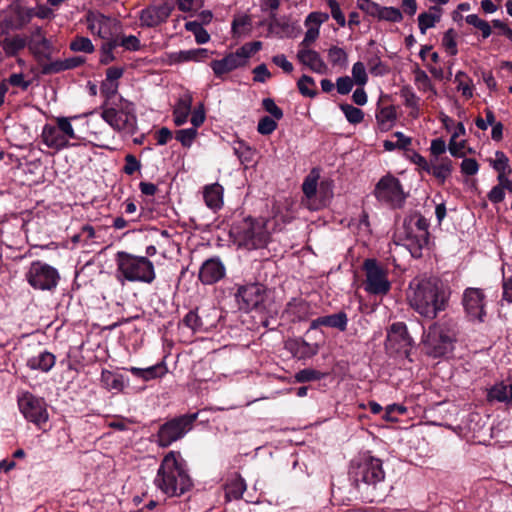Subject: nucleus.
I'll return each mask as SVG.
<instances>
[{
    "mask_svg": "<svg viewBox=\"0 0 512 512\" xmlns=\"http://www.w3.org/2000/svg\"><path fill=\"white\" fill-rule=\"evenodd\" d=\"M126 370L129 371L133 376L140 378L145 382L163 378L168 373V368L164 360L146 368H138L132 366Z\"/></svg>",
    "mask_w": 512,
    "mask_h": 512,
    "instance_id": "bb28decb",
    "label": "nucleus"
},
{
    "mask_svg": "<svg viewBox=\"0 0 512 512\" xmlns=\"http://www.w3.org/2000/svg\"><path fill=\"white\" fill-rule=\"evenodd\" d=\"M32 9H15V16H7L0 22V35H9L10 31L23 29L32 19Z\"/></svg>",
    "mask_w": 512,
    "mask_h": 512,
    "instance_id": "6ab92c4d",
    "label": "nucleus"
},
{
    "mask_svg": "<svg viewBox=\"0 0 512 512\" xmlns=\"http://www.w3.org/2000/svg\"><path fill=\"white\" fill-rule=\"evenodd\" d=\"M284 348L299 360L311 358L318 352L316 345L308 343L301 337L287 339Z\"/></svg>",
    "mask_w": 512,
    "mask_h": 512,
    "instance_id": "aec40b11",
    "label": "nucleus"
},
{
    "mask_svg": "<svg viewBox=\"0 0 512 512\" xmlns=\"http://www.w3.org/2000/svg\"><path fill=\"white\" fill-rule=\"evenodd\" d=\"M327 5L331 10L332 18L337 22V24L341 27L346 25L345 16L340 9L339 3L336 0H326Z\"/></svg>",
    "mask_w": 512,
    "mask_h": 512,
    "instance_id": "0e129e2a",
    "label": "nucleus"
},
{
    "mask_svg": "<svg viewBox=\"0 0 512 512\" xmlns=\"http://www.w3.org/2000/svg\"><path fill=\"white\" fill-rule=\"evenodd\" d=\"M401 97L404 99V105L408 108L419 109V97L415 94L410 86H404L400 91Z\"/></svg>",
    "mask_w": 512,
    "mask_h": 512,
    "instance_id": "5fc2aeb1",
    "label": "nucleus"
},
{
    "mask_svg": "<svg viewBox=\"0 0 512 512\" xmlns=\"http://www.w3.org/2000/svg\"><path fill=\"white\" fill-rule=\"evenodd\" d=\"M262 48L261 41H253L249 43H245L240 48L236 50V54H239V59L242 62L243 66L247 64L248 59L255 53H257Z\"/></svg>",
    "mask_w": 512,
    "mask_h": 512,
    "instance_id": "a19ab883",
    "label": "nucleus"
},
{
    "mask_svg": "<svg viewBox=\"0 0 512 512\" xmlns=\"http://www.w3.org/2000/svg\"><path fill=\"white\" fill-rule=\"evenodd\" d=\"M192 104L193 97L190 93H185L179 97L173 109L176 126H182L187 122L188 116L191 114Z\"/></svg>",
    "mask_w": 512,
    "mask_h": 512,
    "instance_id": "c85d7f7f",
    "label": "nucleus"
},
{
    "mask_svg": "<svg viewBox=\"0 0 512 512\" xmlns=\"http://www.w3.org/2000/svg\"><path fill=\"white\" fill-rule=\"evenodd\" d=\"M318 175H313L311 172L303 181L302 191L308 201V207L313 210L319 209V207L324 206L326 203L325 199L316 202V197L318 194L317 186H318Z\"/></svg>",
    "mask_w": 512,
    "mask_h": 512,
    "instance_id": "cd10ccee",
    "label": "nucleus"
},
{
    "mask_svg": "<svg viewBox=\"0 0 512 512\" xmlns=\"http://www.w3.org/2000/svg\"><path fill=\"white\" fill-rule=\"evenodd\" d=\"M243 245L248 249L264 247L268 240V232L255 221H246L245 227L239 232Z\"/></svg>",
    "mask_w": 512,
    "mask_h": 512,
    "instance_id": "dca6fc26",
    "label": "nucleus"
},
{
    "mask_svg": "<svg viewBox=\"0 0 512 512\" xmlns=\"http://www.w3.org/2000/svg\"><path fill=\"white\" fill-rule=\"evenodd\" d=\"M203 198L207 207L214 211L219 210L223 205V187L218 183L206 186Z\"/></svg>",
    "mask_w": 512,
    "mask_h": 512,
    "instance_id": "7c9ffc66",
    "label": "nucleus"
},
{
    "mask_svg": "<svg viewBox=\"0 0 512 512\" xmlns=\"http://www.w3.org/2000/svg\"><path fill=\"white\" fill-rule=\"evenodd\" d=\"M287 309L298 320H304L307 317L309 305L302 299H292V301L287 304Z\"/></svg>",
    "mask_w": 512,
    "mask_h": 512,
    "instance_id": "a18cd8bd",
    "label": "nucleus"
},
{
    "mask_svg": "<svg viewBox=\"0 0 512 512\" xmlns=\"http://www.w3.org/2000/svg\"><path fill=\"white\" fill-rule=\"evenodd\" d=\"M485 298V293L480 288L468 287L464 290L462 305L470 320L484 322L486 316Z\"/></svg>",
    "mask_w": 512,
    "mask_h": 512,
    "instance_id": "2eb2a0df",
    "label": "nucleus"
},
{
    "mask_svg": "<svg viewBox=\"0 0 512 512\" xmlns=\"http://www.w3.org/2000/svg\"><path fill=\"white\" fill-rule=\"evenodd\" d=\"M465 21L467 24L472 25L476 29L480 30L483 39H487L492 34L491 25L476 14L467 15L465 17Z\"/></svg>",
    "mask_w": 512,
    "mask_h": 512,
    "instance_id": "79ce46f5",
    "label": "nucleus"
},
{
    "mask_svg": "<svg viewBox=\"0 0 512 512\" xmlns=\"http://www.w3.org/2000/svg\"><path fill=\"white\" fill-rule=\"evenodd\" d=\"M486 399L489 403L495 401L510 403L511 401L508 386L504 382L494 384L487 390Z\"/></svg>",
    "mask_w": 512,
    "mask_h": 512,
    "instance_id": "e433bc0d",
    "label": "nucleus"
},
{
    "mask_svg": "<svg viewBox=\"0 0 512 512\" xmlns=\"http://www.w3.org/2000/svg\"><path fill=\"white\" fill-rule=\"evenodd\" d=\"M262 108L272 116L271 118L276 120L283 118V110L276 105L272 98H264L262 100Z\"/></svg>",
    "mask_w": 512,
    "mask_h": 512,
    "instance_id": "680f3d73",
    "label": "nucleus"
},
{
    "mask_svg": "<svg viewBox=\"0 0 512 512\" xmlns=\"http://www.w3.org/2000/svg\"><path fill=\"white\" fill-rule=\"evenodd\" d=\"M366 275L365 291L372 295H386L391 289L387 270L376 259H366L363 263Z\"/></svg>",
    "mask_w": 512,
    "mask_h": 512,
    "instance_id": "ddd939ff",
    "label": "nucleus"
},
{
    "mask_svg": "<svg viewBox=\"0 0 512 512\" xmlns=\"http://www.w3.org/2000/svg\"><path fill=\"white\" fill-rule=\"evenodd\" d=\"M347 53L343 48L332 46L328 50V59L333 66H343L347 63Z\"/></svg>",
    "mask_w": 512,
    "mask_h": 512,
    "instance_id": "3c124183",
    "label": "nucleus"
},
{
    "mask_svg": "<svg viewBox=\"0 0 512 512\" xmlns=\"http://www.w3.org/2000/svg\"><path fill=\"white\" fill-rule=\"evenodd\" d=\"M276 119L269 116L262 117L257 126V131L261 135H270L277 129Z\"/></svg>",
    "mask_w": 512,
    "mask_h": 512,
    "instance_id": "bf43d9fd",
    "label": "nucleus"
},
{
    "mask_svg": "<svg viewBox=\"0 0 512 512\" xmlns=\"http://www.w3.org/2000/svg\"><path fill=\"white\" fill-rule=\"evenodd\" d=\"M25 279L35 290L53 292L59 284L60 274L53 266L36 260L30 264Z\"/></svg>",
    "mask_w": 512,
    "mask_h": 512,
    "instance_id": "1a4fd4ad",
    "label": "nucleus"
},
{
    "mask_svg": "<svg viewBox=\"0 0 512 512\" xmlns=\"http://www.w3.org/2000/svg\"><path fill=\"white\" fill-rule=\"evenodd\" d=\"M457 333V322L451 317L444 316L433 322L423 340L426 354L440 358L451 353L457 340Z\"/></svg>",
    "mask_w": 512,
    "mask_h": 512,
    "instance_id": "20e7f679",
    "label": "nucleus"
},
{
    "mask_svg": "<svg viewBox=\"0 0 512 512\" xmlns=\"http://www.w3.org/2000/svg\"><path fill=\"white\" fill-rule=\"evenodd\" d=\"M173 9L174 6L167 2L143 9L140 14L142 26L156 27L165 23L170 17Z\"/></svg>",
    "mask_w": 512,
    "mask_h": 512,
    "instance_id": "f3484780",
    "label": "nucleus"
},
{
    "mask_svg": "<svg viewBox=\"0 0 512 512\" xmlns=\"http://www.w3.org/2000/svg\"><path fill=\"white\" fill-rule=\"evenodd\" d=\"M0 45L6 57H16L29 43L25 37L19 34L13 37H5L0 41Z\"/></svg>",
    "mask_w": 512,
    "mask_h": 512,
    "instance_id": "2f4dec72",
    "label": "nucleus"
},
{
    "mask_svg": "<svg viewBox=\"0 0 512 512\" xmlns=\"http://www.w3.org/2000/svg\"><path fill=\"white\" fill-rule=\"evenodd\" d=\"M348 318L347 314L343 311H340L335 314L320 316L310 323V330H316L321 326L330 327L338 329L341 332H344L347 329Z\"/></svg>",
    "mask_w": 512,
    "mask_h": 512,
    "instance_id": "b1692460",
    "label": "nucleus"
},
{
    "mask_svg": "<svg viewBox=\"0 0 512 512\" xmlns=\"http://www.w3.org/2000/svg\"><path fill=\"white\" fill-rule=\"evenodd\" d=\"M18 407L27 421L44 430V426L49 420L47 403L44 398L25 392L18 398Z\"/></svg>",
    "mask_w": 512,
    "mask_h": 512,
    "instance_id": "f8f14e48",
    "label": "nucleus"
},
{
    "mask_svg": "<svg viewBox=\"0 0 512 512\" xmlns=\"http://www.w3.org/2000/svg\"><path fill=\"white\" fill-rule=\"evenodd\" d=\"M69 49L72 52H83L90 54L94 52L95 47L88 37L77 35L69 43Z\"/></svg>",
    "mask_w": 512,
    "mask_h": 512,
    "instance_id": "58836bf2",
    "label": "nucleus"
},
{
    "mask_svg": "<svg viewBox=\"0 0 512 512\" xmlns=\"http://www.w3.org/2000/svg\"><path fill=\"white\" fill-rule=\"evenodd\" d=\"M246 489L247 485L245 479L240 474H237L236 477L226 485L225 498L227 501L231 499H242Z\"/></svg>",
    "mask_w": 512,
    "mask_h": 512,
    "instance_id": "f704fd0d",
    "label": "nucleus"
},
{
    "mask_svg": "<svg viewBox=\"0 0 512 512\" xmlns=\"http://www.w3.org/2000/svg\"><path fill=\"white\" fill-rule=\"evenodd\" d=\"M28 48L38 67L52 59L54 47L52 42L46 37H42L40 40H30Z\"/></svg>",
    "mask_w": 512,
    "mask_h": 512,
    "instance_id": "5701e85b",
    "label": "nucleus"
},
{
    "mask_svg": "<svg viewBox=\"0 0 512 512\" xmlns=\"http://www.w3.org/2000/svg\"><path fill=\"white\" fill-rule=\"evenodd\" d=\"M325 376H326V374L323 372H320V371L312 369V368H305V369L298 371L294 377H295V381L297 383H306V382L321 380Z\"/></svg>",
    "mask_w": 512,
    "mask_h": 512,
    "instance_id": "de8ad7c7",
    "label": "nucleus"
},
{
    "mask_svg": "<svg viewBox=\"0 0 512 512\" xmlns=\"http://www.w3.org/2000/svg\"><path fill=\"white\" fill-rule=\"evenodd\" d=\"M115 262L118 279L144 284H152L156 279L154 264L146 256L118 251L115 255Z\"/></svg>",
    "mask_w": 512,
    "mask_h": 512,
    "instance_id": "39448f33",
    "label": "nucleus"
},
{
    "mask_svg": "<svg viewBox=\"0 0 512 512\" xmlns=\"http://www.w3.org/2000/svg\"><path fill=\"white\" fill-rule=\"evenodd\" d=\"M298 60L308 66L312 71L322 74L326 71L327 66L320 57V54L312 49H301L297 53Z\"/></svg>",
    "mask_w": 512,
    "mask_h": 512,
    "instance_id": "c756f323",
    "label": "nucleus"
},
{
    "mask_svg": "<svg viewBox=\"0 0 512 512\" xmlns=\"http://www.w3.org/2000/svg\"><path fill=\"white\" fill-rule=\"evenodd\" d=\"M64 71H67L64 59H51L50 61H46L41 66H39L40 75H54Z\"/></svg>",
    "mask_w": 512,
    "mask_h": 512,
    "instance_id": "37998d69",
    "label": "nucleus"
},
{
    "mask_svg": "<svg viewBox=\"0 0 512 512\" xmlns=\"http://www.w3.org/2000/svg\"><path fill=\"white\" fill-rule=\"evenodd\" d=\"M233 150L241 163H250L253 161L255 151L245 141H237Z\"/></svg>",
    "mask_w": 512,
    "mask_h": 512,
    "instance_id": "49530a36",
    "label": "nucleus"
},
{
    "mask_svg": "<svg viewBox=\"0 0 512 512\" xmlns=\"http://www.w3.org/2000/svg\"><path fill=\"white\" fill-rule=\"evenodd\" d=\"M170 58L176 63L187 62V61H198L196 49L171 53Z\"/></svg>",
    "mask_w": 512,
    "mask_h": 512,
    "instance_id": "69168bd1",
    "label": "nucleus"
},
{
    "mask_svg": "<svg viewBox=\"0 0 512 512\" xmlns=\"http://www.w3.org/2000/svg\"><path fill=\"white\" fill-rule=\"evenodd\" d=\"M154 483L168 497L181 496L192 488L187 463L179 451H169L163 457Z\"/></svg>",
    "mask_w": 512,
    "mask_h": 512,
    "instance_id": "f03ea898",
    "label": "nucleus"
},
{
    "mask_svg": "<svg viewBox=\"0 0 512 512\" xmlns=\"http://www.w3.org/2000/svg\"><path fill=\"white\" fill-rule=\"evenodd\" d=\"M238 56L239 54L233 52L229 53L220 60H212L210 67L213 70L214 75L217 78L222 79L224 75L230 73L231 71L240 67H244Z\"/></svg>",
    "mask_w": 512,
    "mask_h": 512,
    "instance_id": "393cba45",
    "label": "nucleus"
},
{
    "mask_svg": "<svg viewBox=\"0 0 512 512\" xmlns=\"http://www.w3.org/2000/svg\"><path fill=\"white\" fill-rule=\"evenodd\" d=\"M442 45L445 47L447 52L451 56H455L458 53L456 43V32L453 28L448 29L442 38Z\"/></svg>",
    "mask_w": 512,
    "mask_h": 512,
    "instance_id": "6e6d98bb",
    "label": "nucleus"
},
{
    "mask_svg": "<svg viewBox=\"0 0 512 512\" xmlns=\"http://www.w3.org/2000/svg\"><path fill=\"white\" fill-rule=\"evenodd\" d=\"M352 76L357 85L363 86L367 83L368 76L362 62L358 61L354 63L352 67Z\"/></svg>",
    "mask_w": 512,
    "mask_h": 512,
    "instance_id": "e2e57ef3",
    "label": "nucleus"
},
{
    "mask_svg": "<svg viewBox=\"0 0 512 512\" xmlns=\"http://www.w3.org/2000/svg\"><path fill=\"white\" fill-rule=\"evenodd\" d=\"M374 196L392 209L402 208L407 198L400 180L391 174L380 178L375 185Z\"/></svg>",
    "mask_w": 512,
    "mask_h": 512,
    "instance_id": "9d476101",
    "label": "nucleus"
},
{
    "mask_svg": "<svg viewBox=\"0 0 512 512\" xmlns=\"http://www.w3.org/2000/svg\"><path fill=\"white\" fill-rule=\"evenodd\" d=\"M120 101L119 109L113 107L104 108L101 117L114 130L134 135L138 130L135 106L132 102L123 98Z\"/></svg>",
    "mask_w": 512,
    "mask_h": 512,
    "instance_id": "0eeeda50",
    "label": "nucleus"
},
{
    "mask_svg": "<svg viewBox=\"0 0 512 512\" xmlns=\"http://www.w3.org/2000/svg\"><path fill=\"white\" fill-rule=\"evenodd\" d=\"M182 324L193 332H204L213 326V323L206 321L199 313L198 308L190 310L182 319Z\"/></svg>",
    "mask_w": 512,
    "mask_h": 512,
    "instance_id": "473e14b6",
    "label": "nucleus"
},
{
    "mask_svg": "<svg viewBox=\"0 0 512 512\" xmlns=\"http://www.w3.org/2000/svg\"><path fill=\"white\" fill-rule=\"evenodd\" d=\"M118 46H122L129 51H139L141 48L140 40L134 36H122L120 42H118Z\"/></svg>",
    "mask_w": 512,
    "mask_h": 512,
    "instance_id": "774afa93",
    "label": "nucleus"
},
{
    "mask_svg": "<svg viewBox=\"0 0 512 512\" xmlns=\"http://www.w3.org/2000/svg\"><path fill=\"white\" fill-rule=\"evenodd\" d=\"M349 475L358 492L373 502L378 486L385 480L383 461L365 453L358 459L352 460Z\"/></svg>",
    "mask_w": 512,
    "mask_h": 512,
    "instance_id": "7ed1b4c3",
    "label": "nucleus"
},
{
    "mask_svg": "<svg viewBox=\"0 0 512 512\" xmlns=\"http://www.w3.org/2000/svg\"><path fill=\"white\" fill-rule=\"evenodd\" d=\"M429 222L418 212H414L404 218L403 231L405 238L410 241L417 252H421L422 248L429 243Z\"/></svg>",
    "mask_w": 512,
    "mask_h": 512,
    "instance_id": "9b49d317",
    "label": "nucleus"
},
{
    "mask_svg": "<svg viewBox=\"0 0 512 512\" xmlns=\"http://www.w3.org/2000/svg\"><path fill=\"white\" fill-rule=\"evenodd\" d=\"M56 122L57 128L59 129V131H61L62 135L66 137V139H78L68 118L59 117L56 119Z\"/></svg>",
    "mask_w": 512,
    "mask_h": 512,
    "instance_id": "052dcab7",
    "label": "nucleus"
},
{
    "mask_svg": "<svg viewBox=\"0 0 512 512\" xmlns=\"http://www.w3.org/2000/svg\"><path fill=\"white\" fill-rule=\"evenodd\" d=\"M454 82L457 83V90L462 92L463 97L470 99L473 97L474 85L471 78L463 71H458Z\"/></svg>",
    "mask_w": 512,
    "mask_h": 512,
    "instance_id": "4c0bfd02",
    "label": "nucleus"
},
{
    "mask_svg": "<svg viewBox=\"0 0 512 512\" xmlns=\"http://www.w3.org/2000/svg\"><path fill=\"white\" fill-rule=\"evenodd\" d=\"M412 344L413 339L409 335L404 322H395L387 330L385 349L389 353L408 357Z\"/></svg>",
    "mask_w": 512,
    "mask_h": 512,
    "instance_id": "4468645a",
    "label": "nucleus"
},
{
    "mask_svg": "<svg viewBox=\"0 0 512 512\" xmlns=\"http://www.w3.org/2000/svg\"><path fill=\"white\" fill-rule=\"evenodd\" d=\"M110 17L105 16L101 13H90L87 15V26L88 29L93 33L97 34L101 38L106 36L103 34V30L109 27Z\"/></svg>",
    "mask_w": 512,
    "mask_h": 512,
    "instance_id": "72a5a7b5",
    "label": "nucleus"
},
{
    "mask_svg": "<svg viewBox=\"0 0 512 512\" xmlns=\"http://www.w3.org/2000/svg\"><path fill=\"white\" fill-rule=\"evenodd\" d=\"M102 382L109 390L122 391L124 387L123 378L120 375H115L110 371L102 372Z\"/></svg>",
    "mask_w": 512,
    "mask_h": 512,
    "instance_id": "09e8293b",
    "label": "nucleus"
},
{
    "mask_svg": "<svg viewBox=\"0 0 512 512\" xmlns=\"http://www.w3.org/2000/svg\"><path fill=\"white\" fill-rule=\"evenodd\" d=\"M118 46L117 39L109 40L101 48L100 64L108 65L115 60L113 50Z\"/></svg>",
    "mask_w": 512,
    "mask_h": 512,
    "instance_id": "603ef678",
    "label": "nucleus"
},
{
    "mask_svg": "<svg viewBox=\"0 0 512 512\" xmlns=\"http://www.w3.org/2000/svg\"><path fill=\"white\" fill-rule=\"evenodd\" d=\"M430 11H434L437 14L423 12L418 16V26L422 34H425L427 29L434 27L435 24L440 21L442 8L432 6L430 7Z\"/></svg>",
    "mask_w": 512,
    "mask_h": 512,
    "instance_id": "c9c22d12",
    "label": "nucleus"
},
{
    "mask_svg": "<svg viewBox=\"0 0 512 512\" xmlns=\"http://www.w3.org/2000/svg\"><path fill=\"white\" fill-rule=\"evenodd\" d=\"M198 418V413H187L168 419L159 426L156 443L160 448H167L181 440L190 432Z\"/></svg>",
    "mask_w": 512,
    "mask_h": 512,
    "instance_id": "423d86ee",
    "label": "nucleus"
},
{
    "mask_svg": "<svg viewBox=\"0 0 512 512\" xmlns=\"http://www.w3.org/2000/svg\"><path fill=\"white\" fill-rule=\"evenodd\" d=\"M118 83L103 81L100 85V93L105 98L102 109L107 108L108 102L117 94Z\"/></svg>",
    "mask_w": 512,
    "mask_h": 512,
    "instance_id": "13d9d810",
    "label": "nucleus"
},
{
    "mask_svg": "<svg viewBox=\"0 0 512 512\" xmlns=\"http://www.w3.org/2000/svg\"><path fill=\"white\" fill-rule=\"evenodd\" d=\"M453 171V162L447 157L430 159V166L427 173L433 175L439 184L443 185Z\"/></svg>",
    "mask_w": 512,
    "mask_h": 512,
    "instance_id": "a878e982",
    "label": "nucleus"
},
{
    "mask_svg": "<svg viewBox=\"0 0 512 512\" xmlns=\"http://www.w3.org/2000/svg\"><path fill=\"white\" fill-rule=\"evenodd\" d=\"M56 364V356L46 349L40 350L37 354L26 359V366L31 370L48 373Z\"/></svg>",
    "mask_w": 512,
    "mask_h": 512,
    "instance_id": "4be33fe9",
    "label": "nucleus"
},
{
    "mask_svg": "<svg viewBox=\"0 0 512 512\" xmlns=\"http://www.w3.org/2000/svg\"><path fill=\"white\" fill-rule=\"evenodd\" d=\"M339 107L350 124L357 125L363 121L364 112L360 108L348 103H342Z\"/></svg>",
    "mask_w": 512,
    "mask_h": 512,
    "instance_id": "ea45409f",
    "label": "nucleus"
},
{
    "mask_svg": "<svg viewBox=\"0 0 512 512\" xmlns=\"http://www.w3.org/2000/svg\"><path fill=\"white\" fill-rule=\"evenodd\" d=\"M308 85L315 86V81L311 76L302 75L297 81V88L304 97L314 98L317 95L315 89L308 88Z\"/></svg>",
    "mask_w": 512,
    "mask_h": 512,
    "instance_id": "8fccbe9b",
    "label": "nucleus"
},
{
    "mask_svg": "<svg viewBox=\"0 0 512 512\" xmlns=\"http://www.w3.org/2000/svg\"><path fill=\"white\" fill-rule=\"evenodd\" d=\"M226 269L218 257L209 258L200 267L198 278L204 285H212L224 278Z\"/></svg>",
    "mask_w": 512,
    "mask_h": 512,
    "instance_id": "a211bd4d",
    "label": "nucleus"
},
{
    "mask_svg": "<svg viewBox=\"0 0 512 512\" xmlns=\"http://www.w3.org/2000/svg\"><path fill=\"white\" fill-rule=\"evenodd\" d=\"M403 20V14L400 9L396 7L383 6L380 21H388L392 23H399Z\"/></svg>",
    "mask_w": 512,
    "mask_h": 512,
    "instance_id": "4d7b16f0",
    "label": "nucleus"
},
{
    "mask_svg": "<svg viewBox=\"0 0 512 512\" xmlns=\"http://www.w3.org/2000/svg\"><path fill=\"white\" fill-rule=\"evenodd\" d=\"M197 136L195 128L180 129L176 131L175 138L183 147L189 148Z\"/></svg>",
    "mask_w": 512,
    "mask_h": 512,
    "instance_id": "864d4df0",
    "label": "nucleus"
},
{
    "mask_svg": "<svg viewBox=\"0 0 512 512\" xmlns=\"http://www.w3.org/2000/svg\"><path fill=\"white\" fill-rule=\"evenodd\" d=\"M268 293L265 285L255 282L239 285L234 297L238 308L242 311L265 312L268 310Z\"/></svg>",
    "mask_w": 512,
    "mask_h": 512,
    "instance_id": "6e6552de",
    "label": "nucleus"
},
{
    "mask_svg": "<svg viewBox=\"0 0 512 512\" xmlns=\"http://www.w3.org/2000/svg\"><path fill=\"white\" fill-rule=\"evenodd\" d=\"M41 138L43 143L51 149H54L56 151L63 150L65 148H68L70 143L64 135H62L61 131L57 128V126H53L51 124H45L42 133Z\"/></svg>",
    "mask_w": 512,
    "mask_h": 512,
    "instance_id": "412c9836",
    "label": "nucleus"
},
{
    "mask_svg": "<svg viewBox=\"0 0 512 512\" xmlns=\"http://www.w3.org/2000/svg\"><path fill=\"white\" fill-rule=\"evenodd\" d=\"M451 288L438 277L420 280L410 296L411 307L421 316L433 320L449 305Z\"/></svg>",
    "mask_w": 512,
    "mask_h": 512,
    "instance_id": "f257e3e1",
    "label": "nucleus"
},
{
    "mask_svg": "<svg viewBox=\"0 0 512 512\" xmlns=\"http://www.w3.org/2000/svg\"><path fill=\"white\" fill-rule=\"evenodd\" d=\"M141 168V162L136 158L133 154H127L125 156V165L123 167V172L127 175H133L136 171H139Z\"/></svg>",
    "mask_w": 512,
    "mask_h": 512,
    "instance_id": "338daca9",
    "label": "nucleus"
},
{
    "mask_svg": "<svg viewBox=\"0 0 512 512\" xmlns=\"http://www.w3.org/2000/svg\"><path fill=\"white\" fill-rule=\"evenodd\" d=\"M394 136L397 138L395 142L390 140L384 141L383 146L386 151H393L395 149L407 150L408 146L411 145L412 139L405 136L402 132H395Z\"/></svg>",
    "mask_w": 512,
    "mask_h": 512,
    "instance_id": "c03bdc74",
    "label": "nucleus"
}]
</instances>
